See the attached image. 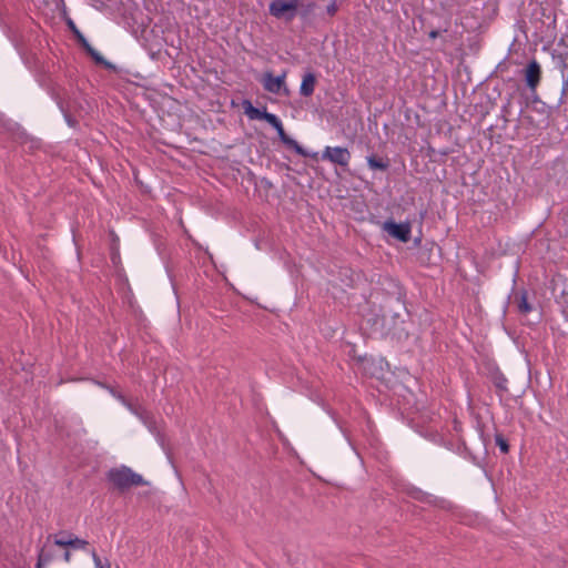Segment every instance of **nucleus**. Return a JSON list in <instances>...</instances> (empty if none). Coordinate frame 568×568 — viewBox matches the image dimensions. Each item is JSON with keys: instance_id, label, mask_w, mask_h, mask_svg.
<instances>
[{"instance_id": "1", "label": "nucleus", "mask_w": 568, "mask_h": 568, "mask_svg": "<svg viewBox=\"0 0 568 568\" xmlns=\"http://www.w3.org/2000/svg\"><path fill=\"white\" fill-rule=\"evenodd\" d=\"M106 479L121 491L128 490L133 486L149 485V481L144 480L140 474L124 465L111 468L106 473Z\"/></svg>"}, {"instance_id": "2", "label": "nucleus", "mask_w": 568, "mask_h": 568, "mask_svg": "<svg viewBox=\"0 0 568 568\" xmlns=\"http://www.w3.org/2000/svg\"><path fill=\"white\" fill-rule=\"evenodd\" d=\"M322 159L343 168H347L351 161V152L343 146H326L323 150Z\"/></svg>"}, {"instance_id": "3", "label": "nucleus", "mask_w": 568, "mask_h": 568, "mask_svg": "<svg viewBox=\"0 0 568 568\" xmlns=\"http://www.w3.org/2000/svg\"><path fill=\"white\" fill-rule=\"evenodd\" d=\"M262 84L264 89L271 93L278 94L280 92L288 93L285 85V74L274 77L271 72H266L263 77Z\"/></svg>"}, {"instance_id": "4", "label": "nucleus", "mask_w": 568, "mask_h": 568, "mask_svg": "<svg viewBox=\"0 0 568 568\" xmlns=\"http://www.w3.org/2000/svg\"><path fill=\"white\" fill-rule=\"evenodd\" d=\"M384 230L402 242H407L410 237V226L408 223L385 222Z\"/></svg>"}, {"instance_id": "5", "label": "nucleus", "mask_w": 568, "mask_h": 568, "mask_svg": "<svg viewBox=\"0 0 568 568\" xmlns=\"http://www.w3.org/2000/svg\"><path fill=\"white\" fill-rule=\"evenodd\" d=\"M541 78V69L539 63L536 60H532L528 63L526 70H525V80L527 87L535 91L537 85L540 82Z\"/></svg>"}, {"instance_id": "6", "label": "nucleus", "mask_w": 568, "mask_h": 568, "mask_svg": "<svg viewBox=\"0 0 568 568\" xmlns=\"http://www.w3.org/2000/svg\"><path fill=\"white\" fill-rule=\"evenodd\" d=\"M80 44L90 54L97 64L103 65L108 70L115 71L116 68L113 63L106 61L88 41L87 38H78Z\"/></svg>"}, {"instance_id": "7", "label": "nucleus", "mask_w": 568, "mask_h": 568, "mask_svg": "<svg viewBox=\"0 0 568 568\" xmlns=\"http://www.w3.org/2000/svg\"><path fill=\"white\" fill-rule=\"evenodd\" d=\"M54 545L59 547H72L73 549L85 550L89 542L84 539L69 534L68 538H55Z\"/></svg>"}, {"instance_id": "8", "label": "nucleus", "mask_w": 568, "mask_h": 568, "mask_svg": "<svg viewBox=\"0 0 568 568\" xmlns=\"http://www.w3.org/2000/svg\"><path fill=\"white\" fill-rule=\"evenodd\" d=\"M557 40L552 45V54L558 58L561 63L566 64L568 60V38H555Z\"/></svg>"}, {"instance_id": "9", "label": "nucleus", "mask_w": 568, "mask_h": 568, "mask_svg": "<svg viewBox=\"0 0 568 568\" xmlns=\"http://www.w3.org/2000/svg\"><path fill=\"white\" fill-rule=\"evenodd\" d=\"M280 140L287 145L288 148L293 149L296 153L301 155H305V152L303 148L293 139H291L284 131L283 124H281L277 129H275Z\"/></svg>"}, {"instance_id": "10", "label": "nucleus", "mask_w": 568, "mask_h": 568, "mask_svg": "<svg viewBox=\"0 0 568 568\" xmlns=\"http://www.w3.org/2000/svg\"><path fill=\"white\" fill-rule=\"evenodd\" d=\"M315 82H316V79L313 73L305 74L303 78L301 88H300L301 94L304 97L312 95L314 92V89H315Z\"/></svg>"}, {"instance_id": "11", "label": "nucleus", "mask_w": 568, "mask_h": 568, "mask_svg": "<svg viewBox=\"0 0 568 568\" xmlns=\"http://www.w3.org/2000/svg\"><path fill=\"white\" fill-rule=\"evenodd\" d=\"M366 161L371 170L386 171L389 168L388 159L378 158L375 154L368 155Z\"/></svg>"}, {"instance_id": "12", "label": "nucleus", "mask_w": 568, "mask_h": 568, "mask_svg": "<svg viewBox=\"0 0 568 568\" xmlns=\"http://www.w3.org/2000/svg\"><path fill=\"white\" fill-rule=\"evenodd\" d=\"M243 105H244V111H245V114L254 120V119H257V120H262L263 118V114L265 113L266 110H260L255 106L252 105V103L250 101H244L243 102Z\"/></svg>"}, {"instance_id": "13", "label": "nucleus", "mask_w": 568, "mask_h": 568, "mask_svg": "<svg viewBox=\"0 0 568 568\" xmlns=\"http://www.w3.org/2000/svg\"><path fill=\"white\" fill-rule=\"evenodd\" d=\"M89 552L93 560L94 568H111L109 560L102 561L99 555L97 554L95 549H91Z\"/></svg>"}, {"instance_id": "14", "label": "nucleus", "mask_w": 568, "mask_h": 568, "mask_svg": "<svg viewBox=\"0 0 568 568\" xmlns=\"http://www.w3.org/2000/svg\"><path fill=\"white\" fill-rule=\"evenodd\" d=\"M51 560L52 555L45 552V550L42 548L38 555V562L36 568H42L43 566L48 565Z\"/></svg>"}, {"instance_id": "15", "label": "nucleus", "mask_w": 568, "mask_h": 568, "mask_svg": "<svg viewBox=\"0 0 568 568\" xmlns=\"http://www.w3.org/2000/svg\"><path fill=\"white\" fill-rule=\"evenodd\" d=\"M262 120L266 121L274 129H277L282 124L281 120L275 114L268 113L266 111L263 114Z\"/></svg>"}, {"instance_id": "16", "label": "nucleus", "mask_w": 568, "mask_h": 568, "mask_svg": "<svg viewBox=\"0 0 568 568\" xmlns=\"http://www.w3.org/2000/svg\"><path fill=\"white\" fill-rule=\"evenodd\" d=\"M262 120L266 121L274 129H277L282 124L281 120L275 114L268 113L266 111L263 114Z\"/></svg>"}, {"instance_id": "17", "label": "nucleus", "mask_w": 568, "mask_h": 568, "mask_svg": "<svg viewBox=\"0 0 568 568\" xmlns=\"http://www.w3.org/2000/svg\"><path fill=\"white\" fill-rule=\"evenodd\" d=\"M290 6L285 2L276 1L271 4V12L274 16H280L282 12H284L286 9H288Z\"/></svg>"}, {"instance_id": "18", "label": "nucleus", "mask_w": 568, "mask_h": 568, "mask_svg": "<svg viewBox=\"0 0 568 568\" xmlns=\"http://www.w3.org/2000/svg\"><path fill=\"white\" fill-rule=\"evenodd\" d=\"M518 310L523 314H527V313H529L531 311V306L529 305V303L527 301L526 293H523L521 296H520V301L518 303Z\"/></svg>"}, {"instance_id": "19", "label": "nucleus", "mask_w": 568, "mask_h": 568, "mask_svg": "<svg viewBox=\"0 0 568 568\" xmlns=\"http://www.w3.org/2000/svg\"><path fill=\"white\" fill-rule=\"evenodd\" d=\"M495 443L499 447L501 453L507 454L509 452V445L501 435L495 436Z\"/></svg>"}, {"instance_id": "20", "label": "nucleus", "mask_w": 568, "mask_h": 568, "mask_svg": "<svg viewBox=\"0 0 568 568\" xmlns=\"http://www.w3.org/2000/svg\"><path fill=\"white\" fill-rule=\"evenodd\" d=\"M111 0H97L95 3H93V6L97 8V9H103L108 6V2H110Z\"/></svg>"}, {"instance_id": "21", "label": "nucleus", "mask_w": 568, "mask_h": 568, "mask_svg": "<svg viewBox=\"0 0 568 568\" xmlns=\"http://www.w3.org/2000/svg\"><path fill=\"white\" fill-rule=\"evenodd\" d=\"M497 387L501 388V389H506L507 388V379L505 377H501L497 383H496Z\"/></svg>"}, {"instance_id": "22", "label": "nucleus", "mask_w": 568, "mask_h": 568, "mask_svg": "<svg viewBox=\"0 0 568 568\" xmlns=\"http://www.w3.org/2000/svg\"><path fill=\"white\" fill-rule=\"evenodd\" d=\"M69 26L73 32V36H82L72 21H69Z\"/></svg>"}, {"instance_id": "23", "label": "nucleus", "mask_w": 568, "mask_h": 568, "mask_svg": "<svg viewBox=\"0 0 568 568\" xmlns=\"http://www.w3.org/2000/svg\"><path fill=\"white\" fill-rule=\"evenodd\" d=\"M109 390H110V393H111L114 397H116L119 400H121L122 403H125V399H124V397H123L121 394L115 393L112 388H109Z\"/></svg>"}, {"instance_id": "24", "label": "nucleus", "mask_w": 568, "mask_h": 568, "mask_svg": "<svg viewBox=\"0 0 568 568\" xmlns=\"http://www.w3.org/2000/svg\"><path fill=\"white\" fill-rule=\"evenodd\" d=\"M63 559L65 562H70L71 560V554L70 551H65L64 555H63Z\"/></svg>"}, {"instance_id": "25", "label": "nucleus", "mask_w": 568, "mask_h": 568, "mask_svg": "<svg viewBox=\"0 0 568 568\" xmlns=\"http://www.w3.org/2000/svg\"><path fill=\"white\" fill-rule=\"evenodd\" d=\"M428 36L435 37L438 36L437 31H430Z\"/></svg>"}]
</instances>
